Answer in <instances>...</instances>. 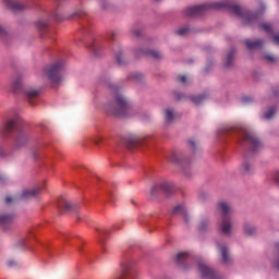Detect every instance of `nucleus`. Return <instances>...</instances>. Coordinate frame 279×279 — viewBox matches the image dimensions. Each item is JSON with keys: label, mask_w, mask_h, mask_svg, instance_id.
Instances as JSON below:
<instances>
[{"label": "nucleus", "mask_w": 279, "mask_h": 279, "mask_svg": "<svg viewBox=\"0 0 279 279\" xmlns=\"http://www.w3.org/2000/svg\"><path fill=\"white\" fill-rule=\"evenodd\" d=\"M231 10L236 16H241L244 25H254L258 23L259 15L256 12L243 11L240 5L234 4L232 0L227 2H213L201 5L187 7L183 10L184 16H204L206 10Z\"/></svg>", "instance_id": "f257e3e1"}, {"label": "nucleus", "mask_w": 279, "mask_h": 279, "mask_svg": "<svg viewBox=\"0 0 279 279\" xmlns=\"http://www.w3.org/2000/svg\"><path fill=\"white\" fill-rule=\"evenodd\" d=\"M219 136H236L238 143L245 149V158H252L263 148V143L257 136L243 128H223Z\"/></svg>", "instance_id": "f03ea898"}, {"label": "nucleus", "mask_w": 279, "mask_h": 279, "mask_svg": "<svg viewBox=\"0 0 279 279\" xmlns=\"http://www.w3.org/2000/svg\"><path fill=\"white\" fill-rule=\"evenodd\" d=\"M101 84H105L108 88L113 90L114 100L108 102L105 107V110L109 117H134L136 114V108L130 105L128 99L119 92V87L110 82V80L100 81Z\"/></svg>", "instance_id": "7ed1b4c3"}, {"label": "nucleus", "mask_w": 279, "mask_h": 279, "mask_svg": "<svg viewBox=\"0 0 279 279\" xmlns=\"http://www.w3.org/2000/svg\"><path fill=\"white\" fill-rule=\"evenodd\" d=\"M14 134L13 149H23L29 143V135L23 129V119L15 117L0 126V136H10Z\"/></svg>", "instance_id": "20e7f679"}, {"label": "nucleus", "mask_w": 279, "mask_h": 279, "mask_svg": "<svg viewBox=\"0 0 279 279\" xmlns=\"http://www.w3.org/2000/svg\"><path fill=\"white\" fill-rule=\"evenodd\" d=\"M217 211L220 215V221H218L220 232L230 236V232H232V206L226 202L218 203Z\"/></svg>", "instance_id": "39448f33"}, {"label": "nucleus", "mask_w": 279, "mask_h": 279, "mask_svg": "<svg viewBox=\"0 0 279 279\" xmlns=\"http://www.w3.org/2000/svg\"><path fill=\"white\" fill-rule=\"evenodd\" d=\"M14 93H23L26 101L29 106H38V99L40 98V89H34L32 87H25L21 76H17L13 82Z\"/></svg>", "instance_id": "423d86ee"}, {"label": "nucleus", "mask_w": 279, "mask_h": 279, "mask_svg": "<svg viewBox=\"0 0 279 279\" xmlns=\"http://www.w3.org/2000/svg\"><path fill=\"white\" fill-rule=\"evenodd\" d=\"M64 69V61L59 60L53 64L46 65L43 69V75L51 82V84H60L62 82V70Z\"/></svg>", "instance_id": "0eeeda50"}, {"label": "nucleus", "mask_w": 279, "mask_h": 279, "mask_svg": "<svg viewBox=\"0 0 279 279\" xmlns=\"http://www.w3.org/2000/svg\"><path fill=\"white\" fill-rule=\"evenodd\" d=\"M170 160L174 162V165H179L183 175L191 178V161L184 157V155L181 153H172Z\"/></svg>", "instance_id": "6e6552de"}, {"label": "nucleus", "mask_w": 279, "mask_h": 279, "mask_svg": "<svg viewBox=\"0 0 279 279\" xmlns=\"http://www.w3.org/2000/svg\"><path fill=\"white\" fill-rule=\"evenodd\" d=\"M174 98L177 99V101H182V99H190L192 104H194L195 106H199V104H204V101L208 99V94H201L197 96L195 95L186 96V94L175 92Z\"/></svg>", "instance_id": "1a4fd4ad"}, {"label": "nucleus", "mask_w": 279, "mask_h": 279, "mask_svg": "<svg viewBox=\"0 0 279 279\" xmlns=\"http://www.w3.org/2000/svg\"><path fill=\"white\" fill-rule=\"evenodd\" d=\"M147 138H141L136 136H128L122 138V145L126 147V149H136V147H143L146 145Z\"/></svg>", "instance_id": "9d476101"}, {"label": "nucleus", "mask_w": 279, "mask_h": 279, "mask_svg": "<svg viewBox=\"0 0 279 279\" xmlns=\"http://www.w3.org/2000/svg\"><path fill=\"white\" fill-rule=\"evenodd\" d=\"M165 193L166 195H171L173 193V183L169 181H163L160 185H155L150 189L151 197H156L159 192Z\"/></svg>", "instance_id": "9b49d317"}, {"label": "nucleus", "mask_w": 279, "mask_h": 279, "mask_svg": "<svg viewBox=\"0 0 279 279\" xmlns=\"http://www.w3.org/2000/svg\"><path fill=\"white\" fill-rule=\"evenodd\" d=\"M57 208L60 215H62V210L66 213H77V210H80V206L69 203V201L62 196L58 198Z\"/></svg>", "instance_id": "f8f14e48"}, {"label": "nucleus", "mask_w": 279, "mask_h": 279, "mask_svg": "<svg viewBox=\"0 0 279 279\" xmlns=\"http://www.w3.org/2000/svg\"><path fill=\"white\" fill-rule=\"evenodd\" d=\"M198 270L201 271L203 278L221 279L219 274H217V271H215V269H213L210 266L204 264V262H198Z\"/></svg>", "instance_id": "ddd939ff"}, {"label": "nucleus", "mask_w": 279, "mask_h": 279, "mask_svg": "<svg viewBox=\"0 0 279 279\" xmlns=\"http://www.w3.org/2000/svg\"><path fill=\"white\" fill-rule=\"evenodd\" d=\"M4 5L9 8V10H12V12H23V10L32 8L31 4H25L19 0H4Z\"/></svg>", "instance_id": "4468645a"}, {"label": "nucleus", "mask_w": 279, "mask_h": 279, "mask_svg": "<svg viewBox=\"0 0 279 279\" xmlns=\"http://www.w3.org/2000/svg\"><path fill=\"white\" fill-rule=\"evenodd\" d=\"M87 48L95 58H101V56H104V44H101V40L99 39H94L89 45H87Z\"/></svg>", "instance_id": "2eb2a0df"}, {"label": "nucleus", "mask_w": 279, "mask_h": 279, "mask_svg": "<svg viewBox=\"0 0 279 279\" xmlns=\"http://www.w3.org/2000/svg\"><path fill=\"white\" fill-rule=\"evenodd\" d=\"M135 58H141V56H145L146 58H153L154 60H162V53L158 50L151 49H141L134 52Z\"/></svg>", "instance_id": "dca6fc26"}, {"label": "nucleus", "mask_w": 279, "mask_h": 279, "mask_svg": "<svg viewBox=\"0 0 279 279\" xmlns=\"http://www.w3.org/2000/svg\"><path fill=\"white\" fill-rule=\"evenodd\" d=\"M15 220H16V215H14V214L0 215V226L5 231L12 229V226H14Z\"/></svg>", "instance_id": "f3484780"}, {"label": "nucleus", "mask_w": 279, "mask_h": 279, "mask_svg": "<svg viewBox=\"0 0 279 279\" xmlns=\"http://www.w3.org/2000/svg\"><path fill=\"white\" fill-rule=\"evenodd\" d=\"M244 45L248 51H256L258 49H263V45H265V40L263 39H256V40H250L245 39Z\"/></svg>", "instance_id": "a211bd4d"}, {"label": "nucleus", "mask_w": 279, "mask_h": 279, "mask_svg": "<svg viewBox=\"0 0 279 279\" xmlns=\"http://www.w3.org/2000/svg\"><path fill=\"white\" fill-rule=\"evenodd\" d=\"M236 57V49H231L226 58L223 59V66L225 69H232V66H234V60Z\"/></svg>", "instance_id": "6ab92c4d"}, {"label": "nucleus", "mask_w": 279, "mask_h": 279, "mask_svg": "<svg viewBox=\"0 0 279 279\" xmlns=\"http://www.w3.org/2000/svg\"><path fill=\"white\" fill-rule=\"evenodd\" d=\"M171 215H172V216L181 215V217H183L185 223H189V214L186 213V208L184 207V205H178V206H175V207L171 210Z\"/></svg>", "instance_id": "aec40b11"}, {"label": "nucleus", "mask_w": 279, "mask_h": 279, "mask_svg": "<svg viewBox=\"0 0 279 279\" xmlns=\"http://www.w3.org/2000/svg\"><path fill=\"white\" fill-rule=\"evenodd\" d=\"M43 187H35L33 190H24L21 195V199H29V197H38Z\"/></svg>", "instance_id": "412c9836"}, {"label": "nucleus", "mask_w": 279, "mask_h": 279, "mask_svg": "<svg viewBox=\"0 0 279 279\" xmlns=\"http://www.w3.org/2000/svg\"><path fill=\"white\" fill-rule=\"evenodd\" d=\"M219 250H220L221 256H222V265H232V257H230L228 246L220 245Z\"/></svg>", "instance_id": "4be33fe9"}, {"label": "nucleus", "mask_w": 279, "mask_h": 279, "mask_svg": "<svg viewBox=\"0 0 279 279\" xmlns=\"http://www.w3.org/2000/svg\"><path fill=\"white\" fill-rule=\"evenodd\" d=\"M189 258H191V256L187 253H179L177 255L175 260L178 265H181L183 269H186V264L189 263Z\"/></svg>", "instance_id": "5701e85b"}, {"label": "nucleus", "mask_w": 279, "mask_h": 279, "mask_svg": "<svg viewBox=\"0 0 279 279\" xmlns=\"http://www.w3.org/2000/svg\"><path fill=\"white\" fill-rule=\"evenodd\" d=\"M37 29L40 34V37L43 38V36L49 32V24L41 20L37 23Z\"/></svg>", "instance_id": "b1692460"}, {"label": "nucleus", "mask_w": 279, "mask_h": 279, "mask_svg": "<svg viewBox=\"0 0 279 279\" xmlns=\"http://www.w3.org/2000/svg\"><path fill=\"white\" fill-rule=\"evenodd\" d=\"M244 233L247 236H254V234H256V228L250 223H245L244 225Z\"/></svg>", "instance_id": "393cba45"}, {"label": "nucleus", "mask_w": 279, "mask_h": 279, "mask_svg": "<svg viewBox=\"0 0 279 279\" xmlns=\"http://www.w3.org/2000/svg\"><path fill=\"white\" fill-rule=\"evenodd\" d=\"M116 60L120 65L128 64V61L123 54V50H118V52H116Z\"/></svg>", "instance_id": "a878e982"}, {"label": "nucleus", "mask_w": 279, "mask_h": 279, "mask_svg": "<svg viewBox=\"0 0 279 279\" xmlns=\"http://www.w3.org/2000/svg\"><path fill=\"white\" fill-rule=\"evenodd\" d=\"M276 112H278L277 107H269L268 110L264 113V119H274V114H276Z\"/></svg>", "instance_id": "bb28decb"}, {"label": "nucleus", "mask_w": 279, "mask_h": 279, "mask_svg": "<svg viewBox=\"0 0 279 279\" xmlns=\"http://www.w3.org/2000/svg\"><path fill=\"white\" fill-rule=\"evenodd\" d=\"M210 228V220L208 219H203L199 225H198V230L199 232H204Z\"/></svg>", "instance_id": "cd10ccee"}, {"label": "nucleus", "mask_w": 279, "mask_h": 279, "mask_svg": "<svg viewBox=\"0 0 279 279\" xmlns=\"http://www.w3.org/2000/svg\"><path fill=\"white\" fill-rule=\"evenodd\" d=\"M166 123H173V119H175V113H173L172 109H166Z\"/></svg>", "instance_id": "c85d7f7f"}, {"label": "nucleus", "mask_w": 279, "mask_h": 279, "mask_svg": "<svg viewBox=\"0 0 279 279\" xmlns=\"http://www.w3.org/2000/svg\"><path fill=\"white\" fill-rule=\"evenodd\" d=\"M242 173L244 175H247L248 173H252V165H250V162L244 161L242 165Z\"/></svg>", "instance_id": "c756f323"}, {"label": "nucleus", "mask_w": 279, "mask_h": 279, "mask_svg": "<svg viewBox=\"0 0 279 279\" xmlns=\"http://www.w3.org/2000/svg\"><path fill=\"white\" fill-rule=\"evenodd\" d=\"M275 253L278 254V256L272 262V266L279 270V243L275 244Z\"/></svg>", "instance_id": "7c9ffc66"}, {"label": "nucleus", "mask_w": 279, "mask_h": 279, "mask_svg": "<svg viewBox=\"0 0 279 279\" xmlns=\"http://www.w3.org/2000/svg\"><path fill=\"white\" fill-rule=\"evenodd\" d=\"M259 27H262V29L264 32H266V34H271V32H274V28L271 26V23H263V24H259Z\"/></svg>", "instance_id": "2f4dec72"}, {"label": "nucleus", "mask_w": 279, "mask_h": 279, "mask_svg": "<svg viewBox=\"0 0 279 279\" xmlns=\"http://www.w3.org/2000/svg\"><path fill=\"white\" fill-rule=\"evenodd\" d=\"M131 36H133L134 38H141V36H143V29L133 27L131 29Z\"/></svg>", "instance_id": "473e14b6"}, {"label": "nucleus", "mask_w": 279, "mask_h": 279, "mask_svg": "<svg viewBox=\"0 0 279 279\" xmlns=\"http://www.w3.org/2000/svg\"><path fill=\"white\" fill-rule=\"evenodd\" d=\"M128 80H133V82H142L143 81V74L133 73V74L129 75Z\"/></svg>", "instance_id": "72a5a7b5"}, {"label": "nucleus", "mask_w": 279, "mask_h": 279, "mask_svg": "<svg viewBox=\"0 0 279 279\" xmlns=\"http://www.w3.org/2000/svg\"><path fill=\"white\" fill-rule=\"evenodd\" d=\"M49 16H50V19H53V21H58V22L63 21L62 15L60 13H58V11L50 13Z\"/></svg>", "instance_id": "f704fd0d"}, {"label": "nucleus", "mask_w": 279, "mask_h": 279, "mask_svg": "<svg viewBox=\"0 0 279 279\" xmlns=\"http://www.w3.org/2000/svg\"><path fill=\"white\" fill-rule=\"evenodd\" d=\"M189 32H191V28H189L187 26H185V27L179 28V29L177 31V34H178L179 36H186V35L189 34Z\"/></svg>", "instance_id": "c9c22d12"}, {"label": "nucleus", "mask_w": 279, "mask_h": 279, "mask_svg": "<svg viewBox=\"0 0 279 279\" xmlns=\"http://www.w3.org/2000/svg\"><path fill=\"white\" fill-rule=\"evenodd\" d=\"M61 236L65 243H69L71 239H77V235H71L69 233H62Z\"/></svg>", "instance_id": "e433bc0d"}, {"label": "nucleus", "mask_w": 279, "mask_h": 279, "mask_svg": "<svg viewBox=\"0 0 279 279\" xmlns=\"http://www.w3.org/2000/svg\"><path fill=\"white\" fill-rule=\"evenodd\" d=\"M96 232H98L100 241H104L105 236H108V230H100L96 228Z\"/></svg>", "instance_id": "4c0bfd02"}, {"label": "nucleus", "mask_w": 279, "mask_h": 279, "mask_svg": "<svg viewBox=\"0 0 279 279\" xmlns=\"http://www.w3.org/2000/svg\"><path fill=\"white\" fill-rule=\"evenodd\" d=\"M75 16H77L78 19H84V16H86V12L84 11H77L75 12L71 19H75Z\"/></svg>", "instance_id": "58836bf2"}, {"label": "nucleus", "mask_w": 279, "mask_h": 279, "mask_svg": "<svg viewBox=\"0 0 279 279\" xmlns=\"http://www.w3.org/2000/svg\"><path fill=\"white\" fill-rule=\"evenodd\" d=\"M264 60H267V62H270L271 64L276 63V58L271 54H266Z\"/></svg>", "instance_id": "ea45409f"}, {"label": "nucleus", "mask_w": 279, "mask_h": 279, "mask_svg": "<svg viewBox=\"0 0 279 279\" xmlns=\"http://www.w3.org/2000/svg\"><path fill=\"white\" fill-rule=\"evenodd\" d=\"M119 36V32H111L108 34V40H114Z\"/></svg>", "instance_id": "a19ab883"}, {"label": "nucleus", "mask_w": 279, "mask_h": 279, "mask_svg": "<svg viewBox=\"0 0 279 279\" xmlns=\"http://www.w3.org/2000/svg\"><path fill=\"white\" fill-rule=\"evenodd\" d=\"M8 36V32L3 26L0 25V38H5Z\"/></svg>", "instance_id": "79ce46f5"}, {"label": "nucleus", "mask_w": 279, "mask_h": 279, "mask_svg": "<svg viewBox=\"0 0 279 279\" xmlns=\"http://www.w3.org/2000/svg\"><path fill=\"white\" fill-rule=\"evenodd\" d=\"M243 104H251V101H254L253 97L246 96L242 98Z\"/></svg>", "instance_id": "37998d69"}, {"label": "nucleus", "mask_w": 279, "mask_h": 279, "mask_svg": "<svg viewBox=\"0 0 279 279\" xmlns=\"http://www.w3.org/2000/svg\"><path fill=\"white\" fill-rule=\"evenodd\" d=\"M5 156H8L5 148H3V146H0V158H5Z\"/></svg>", "instance_id": "c03bdc74"}, {"label": "nucleus", "mask_w": 279, "mask_h": 279, "mask_svg": "<svg viewBox=\"0 0 279 279\" xmlns=\"http://www.w3.org/2000/svg\"><path fill=\"white\" fill-rule=\"evenodd\" d=\"M177 80H178L179 82H181V84H186V76H185V75L178 76Z\"/></svg>", "instance_id": "a18cd8bd"}, {"label": "nucleus", "mask_w": 279, "mask_h": 279, "mask_svg": "<svg viewBox=\"0 0 279 279\" xmlns=\"http://www.w3.org/2000/svg\"><path fill=\"white\" fill-rule=\"evenodd\" d=\"M88 32H90V29H88V26H86V24L82 25V33L83 34H88Z\"/></svg>", "instance_id": "49530a36"}, {"label": "nucleus", "mask_w": 279, "mask_h": 279, "mask_svg": "<svg viewBox=\"0 0 279 279\" xmlns=\"http://www.w3.org/2000/svg\"><path fill=\"white\" fill-rule=\"evenodd\" d=\"M274 181L278 184L279 186V171L275 172L274 174Z\"/></svg>", "instance_id": "de8ad7c7"}, {"label": "nucleus", "mask_w": 279, "mask_h": 279, "mask_svg": "<svg viewBox=\"0 0 279 279\" xmlns=\"http://www.w3.org/2000/svg\"><path fill=\"white\" fill-rule=\"evenodd\" d=\"M100 5H101L102 10H110V5L106 7V1H104V0L100 1Z\"/></svg>", "instance_id": "09e8293b"}, {"label": "nucleus", "mask_w": 279, "mask_h": 279, "mask_svg": "<svg viewBox=\"0 0 279 279\" xmlns=\"http://www.w3.org/2000/svg\"><path fill=\"white\" fill-rule=\"evenodd\" d=\"M272 40H274V44H275V45H279V35H275V36L272 37Z\"/></svg>", "instance_id": "8fccbe9b"}, {"label": "nucleus", "mask_w": 279, "mask_h": 279, "mask_svg": "<svg viewBox=\"0 0 279 279\" xmlns=\"http://www.w3.org/2000/svg\"><path fill=\"white\" fill-rule=\"evenodd\" d=\"M189 143H190V145H191L192 149H193V150H195V148H196L195 141L190 140V141H189Z\"/></svg>", "instance_id": "3c124183"}, {"label": "nucleus", "mask_w": 279, "mask_h": 279, "mask_svg": "<svg viewBox=\"0 0 279 279\" xmlns=\"http://www.w3.org/2000/svg\"><path fill=\"white\" fill-rule=\"evenodd\" d=\"M8 265H9V267H14V265H16V262L10 260V262H8Z\"/></svg>", "instance_id": "603ef678"}, {"label": "nucleus", "mask_w": 279, "mask_h": 279, "mask_svg": "<svg viewBox=\"0 0 279 279\" xmlns=\"http://www.w3.org/2000/svg\"><path fill=\"white\" fill-rule=\"evenodd\" d=\"M5 202H7V204H12V197L7 196V197H5Z\"/></svg>", "instance_id": "864d4df0"}, {"label": "nucleus", "mask_w": 279, "mask_h": 279, "mask_svg": "<svg viewBox=\"0 0 279 279\" xmlns=\"http://www.w3.org/2000/svg\"><path fill=\"white\" fill-rule=\"evenodd\" d=\"M101 137H97L96 140H94L95 145H99V142L101 141Z\"/></svg>", "instance_id": "5fc2aeb1"}, {"label": "nucleus", "mask_w": 279, "mask_h": 279, "mask_svg": "<svg viewBox=\"0 0 279 279\" xmlns=\"http://www.w3.org/2000/svg\"><path fill=\"white\" fill-rule=\"evenodd\" d=\"M82 245H84V242H83V241H81V244L77 245V251H78V252H82Z\"/></svg>", "instance_id": "6e6d98bb"}, {"label": "nucleus", "mask_w": 279, "mask_h": 279, "mask_svg": "<svg viewBox=\"0 0 279 279\" xmlns=\"http://www.w3.org/2000/svg\"><path fill=\"white\" fill-rule=\"evenodd\" d=\"M25 243H27V240H22V241L20 242V245H22V247H25Z\"/></svg>", "instance_id": "4d7b16f0"}, {"label": "nucleus", "mask_w": 279, "mask_h": 279, "mask_svg": "<svg viewBox=\"0 0 279 279\" xmlns=\"http://www.w3.org/2000/svg\"><path fill=\"white\" fill-rule=\"evenodd\" d=\"M108 196H109V197H112V192H109V193H108Z\"/></svg>", "instance_id": "13d9d810"}, {"label": "nucleus", "mask_w": 279, "mask_h": 279, "mask_svg": "<svg viewBox=\"0 0 279 279\" xmlns=\"http://www.w3.org/2000/svg\"><path fill=\"white\" fill-rule=\"evenodd\" d=\"M0 180H3V177H2V175H0Z\"/></svg>", "instance_id": "bf43d9fd"}, {"label": "nucleus", "mask_w": 279, "mask_h": 279, "mask_svg": "<svg viewBox=\"0 0 279 279\" xmlns=\"http://www.w3.org/2000/svg\"><path fill=\"white\" fill-rule=\"evenodd\" d=\"M34 156H35V158H38V157L36 156V154H34Z\"/></svg>", "instance_id": "052dcab7"}]
</instances>
